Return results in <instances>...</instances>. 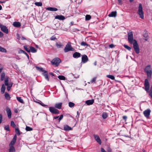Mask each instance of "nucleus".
I'll use <instances>...</instances> for the list:
<instances>
[{
	"instance_id": "1",
	"label": "nucleus",
	"mask_w": 152,
	"mask_h": 152,
	"mask_svg": "<svg viewBox=\"0 0 152 152\" xmlns=\"http://www.w3.org/2000/svg\"><path fill=\"white\" fill-rule=\"evenodd\" d=\"M145 71L147 73V78L150 79L151 77L152 74V69L150 65L147 66L145 69Z\"/></svg>"
},
{
	"instance_id": "2",
	"label": "nucleus",
	"mask_w": 152,
	"mask_h": 152,
	"mask_svg": "<svg viewBox=\"0 0 152 152\" xmlns=\"http://www.w3.org/2000/svg\"><path fill=\"white\" fill-rule=\"evenodd\" d=\"M61 62V60L58 58H56L53 59L51 61V64L57 66H58L60 63Z\"/></svg>"
},
{
	"instance_id": "3",
	"label": "nucleus",
	"mask_w": 152,
	"mask_h": 152,
	"mask_svg": "<svg viewBox=\"0 0 152 152\" xmlns=\"http://www.w3.org/2000/svg\"><path fill=\"white\" fill-rule=\"evenodd\" d=\"M128 40L129 42L131 44L133 43L134 42L133 32L130 31L128 33Z\"/></svg>"
},
{
	"instance_id": "4",
	"label": "nucleus",
	"mask_w": 152,
	"mask_h": 152,
	"mask_svg": "<svg viewBox=\"0 0 152 152\" xmlns=\"http://www.w3.org/2000/svg\"><path fill=\"white\" fill-rule=\"evenodd\" d=\"M133 45V48L134 50L137 54H138L140 53V49L138 45L137 41L136 40H134V42L132 43Z\"/></svg>"
},
{
	"instance_id": "5",
	"label": "nucleus",
	"mask_w": 152,
	"mask_h": 152,
	"mask_svg": "<svg viewBox=\"0 0 152 152\" xmlns=\"http://www.w3.org/2000/svg\"><path fill=\"white\" fill-rule=\"evenodd\" d=\"M137 13L140 15V18L142 19H143L144 18L143 12L142 11V5L141 4H139Z\"/></svg>"
},
{
	"instance_id": "6",
	"label": "nucleus",
	"mask_w": 152,
	"mask_h": 152,
	"mask_svg": "<svg viewBox=\"0 0 152 152\" xmlns=\"http://www.w3.org/2000/svg\"><path fill=\"white\" fill-rule=\"evenodd\" d=\"M73 49H74L71 46V43L69 42L65 48L64 51L66 53L69 51H72Z\"/></svg>"
},
{
	"instance_id": "7",
	"label": "nucleus",
	"mask_w": 152,
	"mask_h": 152,
	"mask_svg": "<svg viewBox=\"0 0 152 152\" xmlns=\"http://www.w3.org/2000/svg\"><path fill=\"white\" fill-rule=\"evenodd\" d=\"M50 111L52 113L54 114H58L59 113V111L53 107H49Z\"/></svg>"
},
{
	"instance_id": "8",
	"label": "nucleus",
	"mask_w": 152,
	"mask_h": 152,
	"mask_svg": "<svg viewBox=\"0 0 152 152\" xmlns=\"http://www.w3.org/2000/svg\"><path fill=\"white\" fill-rule=\"evenodd\" d=\"M144 85L145 90L147 91H148L150 88V84L149 81L147 79L145 80Z\"/></svg>"
},
{
	"instance_id": "9",
	"label": "nucleus",
	"mask_w": 152,
	"mask_h": 152,
	"mask_svg": "<svg viewBox=\"0 0 152 152\" xmlns=\"http://www.w3.org/2000/svg\"><path fill=\"white\" fill-rule=\"evenodd\" d=\"M0 28L1 30L4 32L6 34H8V29L7 28V27L4 25L2 24H0Z\"/></svg>"
},
{
	"instance_id": "10",
	"label": "nucleus",
	"mask_w": 152,
	"mask_h": 152,
	"mask_svg": "<svg viewBox=\"0 0 152 152\" xmlns=\"http://www.w3.org/2000/svg\"><path fill=\"white\" fill-rule=\"evenodd\" d=\"M82 56V62L83 63H85L87 62L88 60V59L87 56L86 55H83Z\"/></svg>"
},
{
	"instance_id": "11",
	"label": "nucleus",
	"mask_w": 152,
	"mask_h": 152,
	"mask_svg": "<svg viewBox=\"0 0 152 152\" xmlns=\"http://www.w3.org/2000/svg\"><path fill=\"white\" fill-rule=\"evenodd\" d=\"M16 139L17 136L15 134L14 136L13 139H12V140L11 141L10 143L9 144V146H11L12 145L13 146V145L15 144V143L16 142Z\"/></svg>"
},
{
	"instance_id": "12",
	"label": "nucleus",
	"mask_w": 152,
	"mask_h": 152,
	"mask_svg": "<svg viewBox=\"0 0 152 152\" xmlns=\"http://www.w3.org/2000/svg\"><path fill=\"white\" fill-rule=\"evenodd\" d=\"M6 110L8 118H11L12 113L10 109L7 107H6Z\"/></svg>"
},
{
	"instance_id": "13",
	"label": "nucleus",
	"mask_w": 152,
	"mask_h": 152,
	"mask_svg": "<svg viewBox=\"0 0 152 152\" xmlns=\"http://www.w3.org/2000/svg\"><path fill=\"white\" fill-rule=\"evenodd\" d=\"M150 112L151 110H147L144 112L143 114L145 117L148 118L149 116Z\"/></svg>"
},
{
	"instance_id": "14",
	"label": "nucleus",
	"mask_w": 152,
	"mask_h": 152,
	"mask_svg": "<svg viewBox=\"0 0 152 152\" xmlns=\"http://www.w3.org/2000/svg\"><path fill=\"white\" fill-rule=\"evenodd\" d=\"M94 138L95 140H96V141L98 142V143L100 144L101 145V140L99 137V136L97 135H94Z\"/></svg>"
},
{
	"instance_id": "15",
	"label": "nucleus",
	"mask_w": 152,
	"mask_h": 152,
	"mask_svg": "<svg viewBox=\"0 0 152 152\" xmlns=\"http://www.w3.org/2000/svg\"><path fill=\"white\" fill-rule=\"evenodd\" d=\"M62 103L61 102L55 104V107L58 109H61L62 107Z\"/></svg>"
},
{
	"instance_id": "16",
	"label": "nucleus",
	"mask_w": 152,
	"mask_h": 152,
	"mask_svg": "<svg viewBox=\"0 0 152 152\" xmlns=\"http://www.w3.org/2000/svg\"><path fill=\"white\" fill-rule=\"evenodd\" d=\"M46 9L47 10L51 11H56L58 10L57 8L52 7H49Z\"/></svg>"
},
{
	"instance_id": "17",
	"label": "nucleus",
	"mask_w": 152,
	"mask_h": 152,
	"mask_svg": "<svg viewBox=\"0 0 152 152\" xmlns=\"http://www.w3.org/2000/svg\"><path fill=\"white\" fill-rule=\"evenodd\" d=\"M81 54L77 52H75L73 54V56L74 58H76L80 57V56Z\"/></svg>"
},
{
	"instance_id": "18",
	"label": "nucleus",
	"mask_w": 152,
	"mask_h": 152,
	"mask_svg": "<svg viewBox=\"0 0 152 152\" xmlns=\"http://www.w3.org/2000/svg\"><path fill=\"white\" fill-rule=\"evenodd\" d=\"M117 15L116 11H113L111 12L108 15V16L110 17H115Z\"/></svg>"
},
{
	"instance_id": "19",
	"label": "nucleus",
	"mask_w": 152,
	"mask_h": 152,
	"mask_svg": "<svg viewBox=\"0 0 152 152\" xmlns=\"http://www.w3.org/2000/svg\"><path fill=\"white\" fill-rule=\"evenodd\" d=\"M64 130L65 131H69L72 130V129L67 125H64Z\"/></svg>"
},
{
	"instance_id": "20",
	"label": "nucleus",
	"mask_w": 152,
	"mask_h": 152,
	"mask_svg": "<svg viewBox=\"0 0 152 152\" xmlns=\"http://www.w3.org/2000/svg\"><path fill=\"white\" fill-rule=\"evenodd\" d=\"M36 69L39 71L41 72H43L45 73H47L48 71L44 70L42 68L40 67L37 66L36 67Z\"/></svg>"
},
{
	"instance_id": "21",
	"label": "nucleus",
	"mask_w": 152,
	"mask_h": 152,
	"mask_svg": "<svg viewBox=\"0 0 152 152\" xmlns=\"http://www.w3.org/2000/svg\"><path fill=\"white\" fill-rule=\"evenodd\" d=\"M94 99L88 100L86 101V104L88 105L92 104L94 102Z\"/></svg>"
},
{
	"instance_id": "22",
	"label": "nucleus",
	"mask_w": 152,
	"mask_h": 152,
	"mask_svg": "<svg viewBox=\"0 0 152 152\" xmlns=\"http://www.w3.org/2000/svg\"><path fill=\"white\" fill-rule=\"evenodd\" d=\"M13 25L15 27H19L20 26L21 24L19 22H15L13 23Z\"/></svg>"
},
{
	"instance_id": "23",
	"label": "nucleus",
	"mask_w": 152,
	"mask_h": 152,
	"mask_svg": "<svg viewBox=\"0 0 152 152\" xmlns=\"http://www.w3.org/2000/svg\"><path fill=\"white\" fill-rule=\"evenodd\" d=\"M66 17H65L64 16L62 15H58L55 17V19H65L66 18Z\"/></svg>"
},
{
	"instance_id": "24",
	"label": "nucleus",
	"mask_w": 152,
	"mask_h": 152,
	"mask_svg": "<svg viewBox=\"0 0 152 152\" xmlns=\"http://www.w3.org/2000/svg\"><path fill=\"white\" fill-rule=\"evenodd\" d=\"M56 47L58 48H62L63 46V45L61 42H57L56 44Z\"/></svg>"
},
{
	"instance_id": "25",
	"label": "nucleus",
	"mask_w": 152,
	"mask_h": 152,
	"mask_svg": "<svg viewBox=\"0 0 152 152\" xmlns=\"http://www.w3.org/2000/svg\"><path fill=\"white\" fill-rule=\"evenodd\" d=\"M9 77H6L5 78L4 80V84L6 86H8L9 85Z\"/></svg>"
},
{
	"instance_id": "26",
	"label": "nucleus",
	"mask_w": 152,
	"mask_h": 152,
	"mask_svg": "<svg viewBox=\"0 0 152 152\" xmlns=\"http://www.w3.org/2000/svg\"><path fill=\"white\" fill-rule=\"evenodd\" d=\"M9 152H15V150L13 146H10Z\"/></svg>"
},
{
	"instance_id": "27",
	"label": "nucleus",
	"mask_w": 152,
	"mask_h": 152,
	"mask_svg": "<svg viewBox=\"0 0 152 152\" xmlns=\"http://www.w3.org/2000/svg\"><path fill=\"white\" fill-rule=\"evenodd\" d=\"M43 75L44 76L45 78L48 81H49V78L48 77V72L45 73L44 72L42 73Z\"/></svg>"
},
{
	"instance_id": "28",
	"label": "nucleus",
	"mask_w": 152,
	"mask_h": 152,
	"mask_svg": "<svg viewBox=\"0 0 152 152\" xmlns=\"http://www.w3.org/2000/svg\"><path fill=\"white\" fill-rule=\"evenodd\" d=\"M30 51L32 53H35L37 51V50L33 47H29Z\"/></svg>"
},
{
	"instance_id": "29",
	"label": "nucleus",
	"mask_w": 152,
	"mask_h": 152,
	"mask_svg": "<svg viewBox=\"0 0 152 152\" xmlns=\"http://www.w3.org/2000/svg\"><path fill=\"white\" fill-rule=\"evenodd\" d=\"M5 87L4 84H3L2 85L1 88V91L2 94H4V93L5 90Z\"/></svg>"
},
{
	"instance_id": "30",
	"label": "nucleus",
	"mask_w": 152,
	"mask_h": 152,
	"mask_svg": "<svg viewBox=\"0 0 152 152\" xmlns=\"http://www.w3.org/2000/svg\"><path fill=\"white\" fill-rule=\"evenodd\" d=\"M5 73L4 72H3L1 73V81H2L4 80V77H5Z\"/></svg>"
},
{
	"instance_id": "31",
	"label": "nucleus",
	"mask_w": 152,
	"mask_h": 152,
	"mask_svg": "<svg viewBox=\"0 0 152 152\" xmlns=\"http://www.w3.org/2000/svg\"><path fill=\"white\" fill-rule=\"evenodd\" d=\"M13 83H9V85L8 86H7V89L8 91H9L10 90L11 88L12 87V86Z\"/></svg>"
},
{
	"instance_id": "32",
	"label": "nucleus",
	"mask_w": 152,
	"mask_h": 152,
	"mask_svg": "<svg viewBox=\"0 0 152 152\" xmlns=\"http://www.w3.org/2000/svg\"><path fill=\"white\" fill-rule=\"evenodd\" d=\"M4 96L5 98L7 100H9L10 99V97L9 94L7 92L5 93Z\"/></svg>"
},
{
	"instance_id": "33",
	"label": "nucleus",
	"mask_w": 152,
	"mask_h": 152,
	"mask_svg": "<svg viewBox=\"0 0 152 152\" xmlns=\"http://www.w3.org/2000/svg\"><path fill=\"white\" fill-rule=\"evenodd\" d=\"M16 98L17 100L21 103H23V99H21V98L20 97H16Z\"/></svg>"
},
{
	"instance_id": "34",
	"label": "nucleus",
	"mask_w": 152,
	"mask_h": 152,
	"mask_svg": "<svg viewBox=\"0 0 152 152\" xmlns=\"http://www.w3.org/2000/svg\"><path fill=\"white\" fill-rule=\"evenodd\" d=\"M102 116L104 119H106L108 116L107 114L106 113H104L102 114Z\"/></svg>"
},
{
	"instance_id": "35",
	"label": "nucleus",
	"mask_w": 152,
	"mask_h": 152,
	"mask_svg": "<svg viewBox=\"0 0 152 152\" xmlns=\"http://www.w3.org/2000/svg\"><path fill=\"white\" fill-rule=\"evenodd\" d=\"M144 37V39L146 41H147L148 39V34L147 33H145L143 35Z\"/></svg>"
},
{
	"instance_id": "36",
	"label": "nucleus",
	"mask_w": 152,
	"mask_h": 152,
	"mask_svg": "<svg viewBox=\"0 0 152 152\" xmlns=\"http://www.w3.org/2000/svg\"><path fill=\"white\" fill-rule=\"evenodd\" d=\"M80 45H81L83 46H87L89 47H90V46L86 42H82Z\"/></svg>"
},
{
	"instance_id": "37",
	"label": "nucleus",
	"mask_w": 152,
	"mask_h": 152,
	"mask_svg": "<svg viewBox=\"0 0 152 152\" xmlns=\"http://www.w3.org/2000/svg\"><path fill=\"white\" fill-rule=\"evenodd\" d=\"M58 78L60 80H65V77L63 75H59L58 76Z\"/></svg>"
},
{
	"instance_id": "38",
	"label": "nucleus",
	"mask_w": 152,
	"mask_h": 152,
	"mask_svg": "<svg viewBox=\"0 0 152 152\" xmlns=\"http://www.w3.org/2000/svg\"><path fill=\"white\" fill-rule=\"evenodd\" d=\"M106 77L108 78H110L112 80H114L115 79V77L114 76L111 75H107Z\"/></svg>"
},
{
	"instance_id": "39",
	"label": "nucleus",
	"mask_w": 152,
	"mask_h": 152,
	"mask_svg": "<svg viewBox=\"0 0 152 152\" xmlns=\"http://www.w3.org/2000/svg\"><path fill=\"white\" fill-rule=\"evenodd\" d=\"M75 104L72 102H69V106L70 107H72L74 106Z\"/></svg>"
},
{
	"instance_id": "40",
	"label": "nucleus",
	"mask_w": 152,
	"mask_h": 152,
	"mask_svg": "<svg viewBox=\"0 0 152 152\" xmlns=\"http://www.w3.org/2000/svg\"><path fill=\"white\" fill-rule=\"evenodd\" d=\"M124 46L125 48L127 49L129 51L130 50H131V48L127 45H124Z\"/></svg>"
},
{
	"instance_id": "41",
	"label": "nucleus",
	"mask_w": 152,
	"mask_h": 152,
	"mask_svg": "<svg viewBox=\"0 0 152 152\" xmlns=\"http://www.w3.org/2000/svg\"><path fill=\"white\" fill-rule=\"evenodd\" d=\"M34 4L38 6H42V3L41 2H36L34 3Z\"/></svg>"
},
{
	"instance_id": "42",
	"label": "nucleus",
	"mask_w": 152,
	"mask_h": 152,
	"mask_svg": "<svg viewBox=\"0 0 152 152\" xmlns=\"http://www.w3.org/2000/svg\"><path fill=\"white\" fill-rule=\"evenodd\" d=\"M16 133L18 135H20V130L18 128H16L15 129Z\"/></svg>"
},
{
	"instance_id": "43",
	"label": "nucleus",
	"mask_w": 152,
	"mask_h": 152,
	"mask_svg": "<svg viewBox=\"0 0 152 152\" xmlns=\"http://www.w3.org/2000/svg\"><path fill=\"white\" fill-rule=\"evenodd\" d=\"M26 130L27 131H31L33 130V129L28 126H26Z\"/></svg>"
},
{
	"instance_id": "44",
	"label": "nucleus",
	"mask_w": 152,
	"mask_h": 152,
	"mask_svg": "<svg viewBox=\"0 0 152 152\" xmlns=\"http://www.w3.org/2000/svg\"><path fill=\"white\" fill-rule=\"evenodd\" d=\"M0 51L3 52H6V50L4 48L0 46Z\"/></svg>"
},
{
	"instance_id": "45",
	"label": "nucleus",
	"mask_w": 152,
	"mask_h": 152,
	"mask_svg": "<svg viewBox=\"0 0 152 152\" xmlns=\"http://www.w3.org/2000/svg\"><path fill=\"white\" fill-rule=\"evenodd\" d=\"M4 129L5 130L8 131H10L9 126L8 125L5 126L4 127Z\"/></svg>"
},
{
	"instance_id": "46",
	"label": "nucleus",
	"mask_w": 152,
	"mask_h": 152,
	"mask_svg": "<svg viewBox=\"0 0 152 152\" xmlns=\"http://www.w3.org/2000/svg\"><path fill=\"white\" fill-rule=\"evenodd\" d=\"M24 48L28 52H30V49L28 48L26 46H24Z\"/></svg>"
},
{
	"instance_id": "47",
	"label": "nucleus",
	"mask_w": 152,
	"mask_h": 152,
	"mask_svg": "<svg viewBox=\"0 0 152 152\" xmlns=\"http://www.w3.org/2000/svg\"><path fill=\"white\" fill-rule=\"evenodd\" d=\"M37 102L39 104H40L43 107H45L46 108H47L48 107V106L47 105L44 104L43 103H40L39 102Z\"/></svg>"
},
{
	"instance_id": "48",
	"label": "nucleus",
	"mask_w": 152,
	"mask_h": 152,
	"mask_svg": "<svg viewBox=\"0 0 152 152\" xmlns=\"http://www.w3.org/2000/svg\"><path fill=\"white\" fill-rule=\"evenodd\" d=\"M11 125L14 128H15L16 127V125L14 122L12 121H11Z\"/></svg>"
},
{
	"instance_id": "49",
	"label": "nucleus",
	"mask_w": 152,
	"mask_h": 152,
	"mask_svg": "<svg viewBox=\"0 0 152 152\" xmlns=\"http://www.w3.org/2000/svg\"><path fill=\"white\" fill-rule=\"evenodd\" d=\"M91 16L90 15H87L85 16V19H91Z\"/></svg>"
},
{
	"instance_id": "50",
	"label": "nucleus",
	"mask_w": 152,
	"mask_h": 152,
	"mask_svg": "<svg viewBox=\"0 0 152 152\" xmlns=\"http://www.w3.org/2000/svg\"><path fill=\"white\" fill-rule=\"evenodd\" d=\"M3 120V116L2 114H0V124L2 122Z\"/></svg>"
},
{
	"instance_id": "51",
	"label": "nucleus",
	"mask_w": 152,
	"mask_h": 152,
	"mask_svg": "<svg viewBox=\"0 0 152 152\" xmlns=\"http://www.w3.org/2000/svg\"><path fill=\"white\" fill-rule=\"evenodd\" d=\"M63 115H61L60 116V117L58 118L59 122L63 118Z\"/></svg>"
},
{
	"instance_id": "52",
	"label": "nucleus",
	"mask_w": 152,
	"mask_h": 152,
	"mask_svg": "<svg viewBox=\"0 0 152 152\" xmlns=\"http://www.w3.org/2000/svg\"><path fill=\"white\" fill-rule=\"evenodd\" d=\"M96 80V78H93L92 80H91V83H95V81Z\"/></svg>"
},
{
	"instance_id": "53",
	"label": "nucleus",
	"mask_w": 152,
	"mask_h": 152,
	"mask_svg": "<svg viewBox=\"0 0 152 152\" xmlns=\"http://www.w3.org/2000/svg\"><path fill=\"white\" fill-rule=\"evenodd\" d=\"M56 39V37L54 36H53L50 38V39L51 40H54Z\"/></svg>"
},
{
	"instance_id": "54",
	"label": "nucleus",
	"mask_w": 152,
	"mask_h": 152,
	"mask_svg": "<svg viewBox=\"0 0 152 152\" xmlns=\"http://www.w3.org/2000/svg\"><path fill=\"white\" fill-rule=\"evenodd\" d=\"M109 46L110 48H113L115 47V46L113 44H111Z\"/></svg>"
},
{
	"instance_id": "55",
	"label": "nucleus",
	"mask_w": 152,
	"mask_h": 152,
	"mask_svg": "<svg viewBox=\"0 0 152 152\" xmlns=\"http://www.w3.org/2000/svg\"><path fill=\"white\" fill-rule=\"evenodd\" d=\"M4 36V34L2 32L0 31V38L3 37Z\"/></svg>"
},
{
	"instance_id": "56",
	"label": "nucleus",
	"mask_w": 152,
	"mask_h": 152,
	"mask_svg": "<svg viewBox=\"0 0 152 152\" xmlns=\"http://www.w3.org/2000/svg\"><path fill=\"white\" fill-rule=\"evenodd\" d=\"M24 52V51L22 50H20L18 51V53L19 54L23 53V52Z\"/></svg>"
},
{
	"instance_id": "57",
	"label": "nucleus",
	"mask_w": 152,
	"mask_h": 152,
	"mask_svg": "<svg viewBox=\"0 0 152 152\" xmlns=\"http://www.w3.org/2000/svg\"><path fill=\"white\" fill-rule=\"evenodd\" d=\"M23 53L25 54L26 55V56H27V57H28V59L29 58V57L28 55L25 51H24V52H23Z\"/></svg>"
},
{
	"instance_id": "58",
	"label": "nucleus",
	"mask_w": 152,
	"mask_h": 152,
	"mask_svg": "<svg viewBox=\"0 0 152 152\" xmlns=\"http://www.w3.org/2000/svg\"><path fill=\"white\" fill-rule=\"evenodd\" d=\"M17 39L19 40L20 39V36L18 34H17Z\"/></svg>"
},
{
	"instance_id": "59",
	"label": "nucleus",
	"mask_w": 152,
	"mask_h": 152,
	"mask_svg": "<svg viewBox=\"0 0 152 152\" xmlns=\"http://www.w3.org/2000/svg\"><path fill=\"white\" fill-rule=\"evenodd\" d=\"M123 118L124 120H125V121H126L127 118V117L126 116H124L123 117Z\"/></svg>"
},
{
	"instance_id": "60",
	"label": "nucleus",
	"mask_w": 152,
	"mask_h": 152,
	"mask_svg": "<svg viewBox=\"0 0 152 152\" xmlns=\"http://www.w3.org/2000/svg\"><path fill=\"white\" fill-rule=\"evenodd\" d=\"M101 152H106L105 151V150L102 148H101Z\"/></svg>"
},
{
	"instance_id": "61",
	"label": "nucleus",
	"mask_w": 152,
	"mask_h": 152,
	"mask_svg": "<svg viewBox=\"0 0 152 152\" xmlns=\"http://www.w3.org/2000/svg\"><path fill=\"white\" fill-rule=\"evenodd\" d=\"M149 95L151 96L152 99V91H150Z\"/></svg>"
},
{
	"instance_id": "62",
	"label": "nucleus",
	"mask_w": 152,
	"mask_h": 152,
	"mask_svg": "<svg viewBox=\"0 0 152 152\" xmlns=\"http://www.w3.org/2000/svg\"><path fill=\"white\" fill-rule=\"evenodd\" d=\"M21 39L22 40H26V39L24 37H22L21 38Z\"/></svg>"
},
{
	"instance_id": "63",
	"label": "nucleus",
	"mask_w": 152,
	"mask_h": 152,
	"mask_svg": "<svg viewBox=\"0 0 152 152\" xmlns=\"http://www.w3.org/2000/svg\"><path fill=\"white\" fill-rule=\"evenodd\" d=\"M70 24H71V25L72 26V25H74V24H76V23L74 24V22H71L70 23Z\"/></svg>"
},
{
	"instance_id": "64",
	"label": "nucleus",
	"mask_w": 152,
	"mask_h": 152,
	"mask_svg": "<svg viewBox=\"0 0 152 152\" xmlns=\"http://www.w3.org/2000/svg\"><path fill=\"white\" fill-rule=\"evenodd\" d=\"M118 1L119 4H121V3L122 2L121 0H118Z\"/></svg>"
}]
</instances>
